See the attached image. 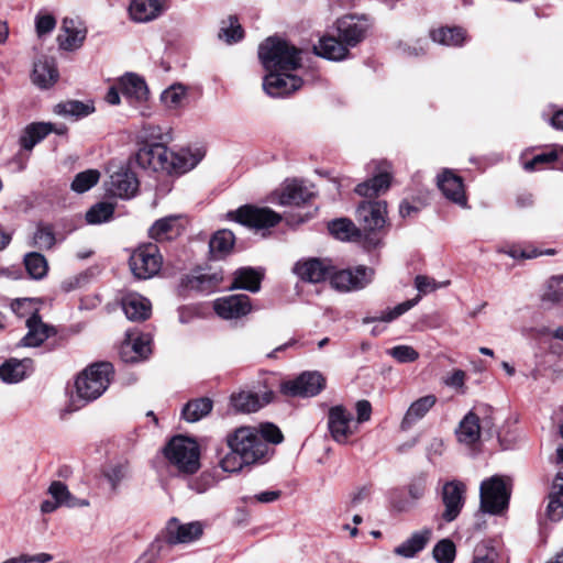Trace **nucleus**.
Returning a JSON list of instances; mask_svg holds the SVG:
<instances>
[{"label":"nucleus","instance_id":"nucleus-1","mask_svg":"<svg viewBox=\"0 0 563 563\" xmlns=\"http://www.w3.org/2000/svg\"><path fill=\"white\" fill-rule=\"evenodd\" d=\"M301 51L278 37L266 38L258 47V57L267 70L263 88L272 97H283L298 90L302 79L290 74L301 63Z\"/></svg>","mask_w":563,"mask_h":563},{"label":"nucleus","instance_id":"nucleus-2","mask_svg":"<svg viewBox=\"0 0 563 563\" xmlns=\"http://www.w3.org/2000/svg\"><path fill=\"white\" fill-rule=\"evenodd\" d=\"M228 449H234L249 464L262 462L269 450L268 443L252 427H241L225 438Z\"/></svg>","mask_w":563,"mask_h":563},{"label":"nucleus","instance_id":"nucleus-3","mask_svg":"<svg viewBox=\"0 0 563 563\" xmlns=\"http://www.w3.org/2000/svg\"><path fill=\"white\" fill-rule=\"evenodd\" d=\"M164 455L179 473L194 474L200 467L198 443L187 437L176 435L165 446Z\"/></svg>","mask_w":563,"mask_h":563},{"label":"nucleus","instance_id":"nucleus-4","mask_svg":"<svg viewBox=\"0 0 563 563\" xmlns=\"http://www.w3.org/2000/svg\"><path fill=\"white\" fill-rule=\"evenodd\" d=\"M113 367L110 363H97L82 373L76 379V395L84 404L99 398L108 388Z\"/></svg>","mask_w":563,"mask_h":563},{"label":"nucleus","instance_id":"nucleus-5","mask_svg":"<svg viewBox=\"0 0 563 563\" xmlns=\"http://www.w3.org/2000/svg\"><path fill=\"white\" fill-rule=\"evenodd\" d=\"M511 481L509 477L494 475L479 486L481 510L490 515H500L509 504Z\"/></svg>","mask_w":563,"mask_h":563},{"label":"nucleus","instance_id":"nucleus-6","mask_svg":"<svg viewBox=\"0 0 563 563\" xmlns=\"http://www.w3.org/2000/svg\"><path fill=\"white\" fill-rule=\"evenodd\" d=\"M450 284L449 280L438 283L434 278H431L426 275H418L415 278V286L417 290L419 291V295L415 299H410L407 301H404L393 309H389L387 311H384L379 317H367L364 319L365 323L368 322H375V321H383V322H390L395 320L396 318L400 317L405 312H407L409 309H411L413 306L417 305V302L420 300L422 295L430 294L432 291H435L439 288L446 287Z\"/></svg>","mask_w":563,"mask_h":563},{"label":"nucleus","instance_id":"nucleus-7","mask_svg":"<svg viewBox=\"0 0 563 563\" xmlns=\"http://www.w3.org/2000/svg\"><path fill=\"white\" fill-rule=\"evenodd\" d=\"M361 233H379L387 224V203L384 200H367L356 209Z\"/></svg>","mask_w":563,"mask_h":563},{"label":"nucleus","instance_id":"nucleus-8","mask_svg":"<svg viewBox=\"0 0 563 563\" xmlns=\"http://www.w3.org/2000/svg\"><path fill=\"white\" fill-rule=\"evenodd\" d=\"M132 274L139 279H147L156 275L162 266V256L155 244L137 247L129 261Z\"/></svg>","mask_w":563,"mask_h":563},{"label":"nucleus","instance_id":"nucleus-9","mask_svg":"<svg viewBox=\"0 0 563 563\" xmlns=\"http://www.w3.org/2000/svg\"><path fill=\"white\" fill-rule=\"evenodd\" d=\"M328 430L333 441L345 444L358 428L353 415L344 406L338 405L328 411Z\"/></svg>","mask_w":563,"mask_h":563},{"label":"nucleus","instance_id":"nucleus-10","mask_svg":"<svg viewBox=\"0 0 563 563\" xmlns=\"http://www.w3.org/2000/svg\"><path fill=\"white\" fill-rule=\"evenodd\" d=\"M228 217L236 222L254 229L271 228L279 223L282 217L268 208L244 206L231 211Z\"/></svg>","mask_w":563,"mask_h":563},{"label":"nucleus","instance_id":"nucleus-11","mask_svg":"<svg viewBox=\"0 0 563 563\" xmlns=\"http://www.w3.org/2000/svg\"><path fill=\"white\" fill-rule=\"evenodd\" d=\"M325 386V379L319 372H303L297 378L284 382L280 390L291 397H313Z\"/></svg>","mask_w":563,"mask_h":563},{"label":"nucleus","instance_id":"nucleus-12","mask_svg":"<svg viewBox=\"0 0 563 563\" xmlns=\"http://www.w3.org/2000/svg\"><path fill=\"white\" fill-rule=\"evenodd\" d=\"M374 276V271L365 266H357L355 269H342L333 272L331 285L341 291H353L364 288Z\"/></svg>","mask_w":563,"mask_h":563},{"label":"nucleus","instance_id":"nucleus-13","mask_svg":"<svg viewBox=\"0 0 563 563\" xmlns=\"http://www.w3.org/2000/svg\"><path fill=\"white\" fill-rule=\"evenodd\" d=\"M375 175L358 184L355 192L362 197L373 198L388 190L391 181V167L387 162L374 163Z\"/></svg>","mask_w":563,"mask_h":563},{"label":"nucleus","instance_id":"nucleus-14","mask_svg":"<svg viewBox=\"0 0 563 563\" xmlns=\"http://www.w3.org/2000/svg\"><path fill=\"white\" fill-rule=\"evenodd\" d=\"M166 145L161 143L144 144L136 153L137 164L145 169L167 173L168 168H170V165H168L170 151H168Z\"/></svg>","mask_w":563,"mask_h":563},{"label":"nucleus","instance_id":"nucleus-15","mask_svg":"<svg viewBox=\"0 0 563 563\" xmlns=\"http://www.w3.org/2000/svg\"><path fill=\"white\" fill-rule=\"evenodd\" d=\"M466 486L460 481H451L442 488V501L445 507L442 517L451 522L460 515L465 503Z\"/></svg>","mask_w":563,"mask_h":563},{"label":"nucleus","instance_id":"nucleus-16","mask_svg":"<svg viewBox=\"0 0 563 563\" xmlns=\"http://www.w3.org/2000/svg\"><path fill=\"white\" fill-rule=\"evenodd\" d=\"M368 29L369 24L365 18L347 15L336 22L338 35L349 46H355L361 42Z\"/></svg>","mask_w":563,"mask_h":563},{"label":"nucleus","instance_id":"nucleus-17","mask_svg":"<svg viewBox=\"0 0 563 563\" xmlns=\"http://www.w3.org/2000/svg\"><path fill=\"white\" fill-rule=\"evenodd\" d=\"M333 267L319 258H308L297 262L294 273L303 282L321 283L331 278Z\"/></svg>","mask_w":563,"mask_h":563},{"label":"nucleus","instance_id":"nucleus-18","mask_svg":"<svg viewBox=\"0 0 563 563\" xmlns=\"http://www.w3.org/2000/svg\"><path fill=\"white\" fill-rule=\"evenodd\" d=\"M217 314L223 319H238L251 311V301L246 295H231L214 301Z\"/></svg>","mask_w":563,"mask_h":563},{"label":"nucleus","instance_id":"nucleus-19","mask_svg":"<svg viewBox=\"0 0 563 563\" xmlns=\"http://www.w3.org/2000/svg\"><path fill=\"white\" fill-rule=\"evenodd\" d=\"M25 327L27 332L20 340V346L37 347L41 346L48 338L56 334L55 328L45 323L40 314L26 320Z\"/></svg>","mask_w":563,"mask_h":563},{"label":"nucleus","instance_id":"nucleus-20","mask_svg":"<svg viewBox=\"0 0 563 563\" xmlns=\"http://www.w3.org/2000/svg\"><path fill=\"white\" fill-rule=\"evenodd\" d=\"M86 34L87 30L80 21L65 18L57 37L59 47L65 51H75L82 45Z\"/></svg>","mask_w":563,"mask_h":563},{"label":"nucleus","instance_id":"nucleus-21","mask_svg":"<svg viewBox=\"0 0 563 563\" xmlns=\"http://www.w3.org/2000/svg\"><path fill=\"white\" fill-rule=\"evenodd\" d=\"M205 157L202 148H181L178 152H170L168 174L181 175L194 169Z\"/></svg>","mask_w":563,"mask_h":563},{"label":"nucleus","instance_id":"nucleus-22","mask_svg":"<svg viewBox=\"0 0 563 563\" xmlns=\"http://www.w3.org/2000/svg\"><path fill=\"white\" fill-rule=\"evenodd\" d=\"M166 9V0H132L129 14L134 22L145 23L157 19Z\"/></svg>","mask_w":563,"mask_h":563},{"label":"nucleus","instance_id":"nucleus-23","mask_svg":"<svg viewBox=\"0 0 563 563\" xmlns=\"http://www.w3.org/2000/svg\"><path fill=\"white\" fill-rule=\"evenodd\" d=\"M201 534L202 526L199 522L180 523L173 518L166 527V538L172 544L189 543L199 539Z\"/></svg>","mask_w":563,"mask_h":563},{"label":"nucleus","instance_id":"nucleus-24","mask_svg":"<svg viewBox=\"0 0 563 563\" xmlns=\"http://www.w3.org/2000/svg\"><path fill=\"white\" fill-rule=\"evenodd\" d=\"M139 187L135 175L128 168L121 167L110 175L108 190L111 195L120 198H131Z\"/></svg>","mask_w":563,"mask_h":563},{"label":"nucleus","instance_id":"nucleus-25","mask_svg":"<svg viewBox=\"0 0 563 563\" xmlns=\"http://www.w3.org/2000/svg\"><path fill=\"white\" fill-rule=\"evenodd\" d=\"M438 186L449 200L463 208L467 206L463 180L460 176L446 169L438 177Z\"/></svg>","mask_w":563,"mask_h":563},{"label":"nucleus","instance_id":"nucleus-26","mask_svg":"<svg viewBox=\"0 0 563 563\" xmlns=\"http://www.w3.org/2000/svg\"><path fill=\"white\" fill-rule=\"evenodd\" d=\"M59 74L53 58L43 57L34 63L32 81L42 89L52 87L58 80Z\"/></svg>","mask_w":563,"mask_h":563},{"label":"nucleus","instance_id":"nucleus-27","mask_svg":"<svg viewBox=\"0 0 563 563\" xmlns=\"http://www.w3.org/2000/svg\"><path fill=\"white\" fill-rule=\"evenodd\" d=\"M437 400L434 395H427L411 402L401 420V430H409L413 424L424 418L434 407Z\"/></svg>","mask_w":563,"mask_h":563},{"label":"nucleus","instance_id":"nucleus-28","mask_svg":"<svg viewBox=\"0 0 563 563\" xmlns=\"http://www.w3.org/2000/svg\"><path fill=\"white\" fill-rule=\"evenodd\" d=\"M122 309L129 320L143 321L151 314V302L145 297L132 292L122 298Z\"/></svg>","mask_w":563,"mask_h":563},{"label":"nucleus","instance_id":"nucleus-29","mask_svg":"<svg viewBox=\"0 0 563 563\" xmlns=\"http://www.w3.org/2000/svg\"><path fill=\"white\" fill-rule=\"evenodd\" d=\"M456 439L460 443L471 446L481 438L479 418L473 411L467 412L460 421L455 430Z\"/></svg>","mask_w":563,"mask_h":563},{"label":"nucleus","instance_id":"nucleus-30","mask_svg":"<svg viewBox=\"0 0 563 563\" xmlns=\"http://www.w3.org/2000/svg\"><path fill=\"white\" fill-rule=\"evenodd\" d=\"M432 538V529L423 528L413 532L407 540L401 542L395 553L404 558H413L422 551Z\"/></svg>","mask_w":563,"mask_h":563},{"label":"nucleus","instance_id":"nucleus-31","mask_svg":"<svg viewBox=\"0 0 563 563\" xmlns=\"http://www.w3.org/2000/svg\"><path fill=\"white\" fill-rule=\"evenodd\" d=\"M312 196V192L300 181L291 180L285 184L278 202L283 206H300L308 202Z\"/></svg>","mask_w":563,"mask_h":563},{"label":"nucleus","instance_id":"nucleus-32","mask_svg":"<svg viewBox=\"0 0 563 563\" xmlns=\"http://www.w3.org/2000/svg\"><path fill=\"white\" fill-rule=\"evenodd\" d=\"M313 49L317 55L330 60H341L349 53L346 44L342 40L339 41L330 35L322 36Z\"/></svg>","mask_w":563,"mask_h":563},{"label":"nucleus","instance_id":"nucleus-33","mask_svg":"<svg viewBox=\"0 0 563 563\" xmlns=\"http://www.w3.org/2000/svg\"><path fill=\"white\" fill-rule=\"evenodd\" d=\"M53 132V124L47 122H33L27 124L20 136L19 143L22 148L31 151L37 143Z\"/></svg>","mask_w":563,"mask_h":563},{"label":"nucleus","instance_id":"nucleus-34","mask_svg":"<svg viewBox=\"0 0 563 563\" xmlns=\"http://www.w3.org/2000/svg\"><path fill=\"white\" fill-rule=\"evenodd\" d=\"M272 400V393H265L263 398L257 394L241 391L231 396L233 408L241 412H254Z\"/></svg>","mask_w":563,"mask_h":563},{"label":"nucleus","instance_id":"nucleus-35","mask_svg":"<svg viewBox=\"0 0 563 563\" xmlns=\"http://www.w3.org/2000/svg\"><path fill=\"white\" fill-rule=\"evenodd\" d=\"M31 369L32 360L11 358L0 366V378L5 383H18L22 380Z\"/></svg>","mask_w":563,"mask_h":563},{"label":"nucleus","instance_id":"nucleus-36","mask_svg":"<svg viewBox=\"0 0 563 563\" xmlns=\"http://www.w3.org/2000/svg\"><path fill=\"white\" fill-rule=\"evenodd\" d=\"M47 492L60 507L76 508L89 506L88 499H79L75 497L69 492L68 487L59 481L52 482Z\"/></svg>","mask_w":563,"mask_h":563},{"label":"nucleus","instance_id":"nucleus-37","mask_svg":"<svg viewBox=\"0 0 563 563\" xmlns=\"http://www.w3.org/2000/svg\"><path fill=\"white\" fill-rule=\"evenodd\" d=\"M118 86L123 96L137 101L145 100L148 93L145 81L134 74H126L121 77Z\"/></svg>","mask_w":563,"mask_h":563},{"label":"nucleus","instance_id":"nucleus-38","mask_svg":"<svg viewBox=\"0 0 563 563\" xmlns=\"http://www.w3.org/2000/svg\"><path fill=\"white\" fill-rule=\"evenodd\" d=\"M233 283L229 289H244L256 292L261 288L262 275L251 267H242L234 272Z\"/></svg>","mask_w":563,"mask_h":563},{"label":"nucleus","instance_id":"nucleus-39","mask_svg":"<svg viewBox=\"0 0 563 563\" xmlns=\"http://www.w3.org/2000/svg\"><path fill=\"white\" fill-rule=\"evenodd\" d=\"M130 473V463L126 460L110 463L102 472L113 492H117L121 484L129 478Z\"/></svg>","mask_w":563,"mask_h":563},{"label":"nucleus","instance_id":"nucleus-40","mask_svg":"<svg viewBox=\"0 0 563 563\" xmlns=\"http://www.w3.org/2000/svg\"><path fill=\"white\" fill-rule=\"evenodd\" d=\"M150 353V342L144 338L129 339L121 347V354L125 362H139Z\"/></svg>","mask_w":563,"mask_h":563},{"label":"nucleus","instance_id":"nucleus-41","mask_svg":"<svg viewBox=\"0 0 563 563\" xmlns=\"http://www.w3.org/2000/svg\"><path fill=\"white\" fill-rule=\"evenodd\" d=\"M328 229L335 239L341 241H354L362 235L361 230L346 218L331 221L328 224Z\"/></svg>","mask_w":563,"mask_h":563},{"label":"nucleus","instance_id":"nucleus-42","mask_svg":"<svg viewBox=\"0 0 563 563\" xmlns=\"http://www.w3.org/2000/svg\"><path fill=\"white\" fill-rule=\"evenodd\" d=\"M212 410V401L209 398H198L188 401L183 408V418L188 422H197L208 416Z\"/></svg>","mask_w":563,"mask_h":563},{"label":"nucleus","instance_id":"nucleus-43","mask_svg":"<svg viewBox=\"0 0 563 563\" xmlns=\"http://www.w3.org/2000/svg\"><path fill=\"white\" fill-rule=\"evenodd\" d=\"M235 242L230 230H219L209 242L210 252L214 257H223L231 252Z\"/></svg>","mask_w":563,"mask_h":563},{"label":"nucleus","instance_id":"nucleus-44","mask_svg":"<svg viewBox=\"0 0 563 563\" xmlns=\"http://www.w3.org/2000/svg\"><path fill=\"white\" fill-rule=\"evenodd\" d=\"M430 35L433 42L448 46H459L465 41V32L461 27H441Z\"/></svg>","mask_w":563,"mask_h":563},{"label":"nucleus","instance_id":"nucleus-45","mask_svg":"<svg viewBox=\"0 0 563 563\" xmlns=\"http://www.w3.org/2000/svg\"><path fill=\"white\" fill-rule=\"evenodd\" d=\"M218 465L222 471L228 473L240 472L244 466L249 465L244 459L234 449L224 452L222 449L217 450Z\"/></svg>","mask_w":563,"mask_h":563},{"label":"nucleus","instance_id":"nucleus-46","mask_svg":"<svg viewBox=\"0 0 563 563\" xmlns=\"http://www.w3.org/2000/svg\"><path fill=\"white\" fill-rule=\"evenodd\" d=\"M24 265L29 275L34 279H42L46 276L48 264L44 255L31 252L24 256Z\"/></svg>","mask_w":563,"mask_h":563},{"label":"nucleus","instance_id":"nucleus-47","mask_svg":"<svg viewBox=\"0 0 563 563\" xmlns=\"http://www.w3.org/2000/svg\"><path fill=\"white\" fill-rule=\"evenodd\" d=\"M563 157V148L555 146L549 152H544L536 155L532 159L523 164V168L528 172L542 169L554 162H558Z\"/></svg>","mask_w":563,"mask_h":563},{"label":"nucleus","instance_id":"nucleus-48","mask_svg":"<svg viewBox=\"0 0 563 563\" xmlns=\"http://www.w3.org/2000/svg\"><path fill=\"white\" fill-rule=\"evenodd\" d=\"M100 179V173L97 169H87L78 173L71 181L70 188L77 194H84L91 189Z\"/></svg>","mask_w":563,"mask_h":563},{"label":"nucleus","instance_id":"nucleus-49","mask_svg":"<svg viewBox=\"0 0 563 563\" xmlns=\"http://www.w3.org/2000/svg\"><path fill=\"white\" fill-rule=\"evenodd\" d=\"M114 206L110 202H98L86 212V221L89 224H100L112 219Z\"/></svg>","mask_w":563,"mask_h":563},{"label":"nucleus","instance_id":"nucleus-50","mask_svg":"<svg viewBox=\"0 0 563 563\" xmlns=\"http://www.w3.org/2000/svg\"><path fill=\"white\" fill-rule=\"evenodd\" d=\"M176 217H166L157 220L150 229V236L156 241H164L175 233Z\"/></svg>","mask_w":563,"mask_h":563},{"label":"nucleus","instance_id":"nucleus-51","mask_svg":"<svg viewBox=\"0 0 563 563\" xmlns=\"http://www.w3.org/2000/svg\"><path fill=\"white\" fill-rule=\"evenodd\" d=\"M244 35L243 29L238 21L236 16H229L223 20L219 31V37L223 38L227 43L231 44L240 41Z\"/></svg>","mask_w":563,"mask_h":563},{"label":"nucleus","instance_id":"nucleus-52","mask_svg":"<svg viewBox=\"0 0 563 563\" xmlns=\"http://www.w3.org/2000/svg\"><path fill=\"white\" fill-rule=\"evenodd\" d=\"M222 280L223 275L221 272L203 273L196 276L195 279L190 282V286L191 288H196L200 291L212 292Z\"/></svg>","mask_w":563,"mask_h":563},{"label":"nucleus","instance_id":"nucleus-53","mask_svg":"<svg viewBox=\"0 0 563 563\" xmlns=\"http://www.w3.org/2000/svg\"><path fill=\"white\" fill-rule=\"evenodd\" d=\"M93 111V107L80 101H67L55 106V112L64 117H86Z\"/></svg>","mask_w":563,"mask_h":563},{"label":"nucleus","instance_id":"nucleus-54","mask_svg":"<svg viewBox=\"0 0 563 563\" xmlns=\"http://www.w3.org/2000/svg\"><path fill=\"white\" fill-rule=\"evenodd\" d=\"M141 137L144 144H168L173 137L169 131H163L161 126L148 124L143 126Z\"/></svg>","mask_w":563,"mask_h":563},{"label":"nucleus","instance_id":"nucleus-55","mask_svg":"<svg viewBox=\"0 0 563 563\" xmlns=\"http://www.w3.org/2000/svg\"><path fill=\"white\" fill-rule=\"evenodd\" d=\"M56 243L53 228L48 224H38L33 235V246L41 250H51Z\"/></svg>","mask_w":563,"mask_h":563},{"label":"nucleus","instance_id":"nucleus-56","mask_svg":"<svg viewBox=\"0 0 563 563\" xmlns=\"http://www.w3.org/2000/svg\"><path fill=\"white\" fill-rule=\"evenodd\" d=\"M11 310L25 321L31 317L38 316V302L32 298H20L11 302Z\"/></svg>","mask_w":563,"mask_h":563},{"label":"nucleus","instance_id":"nucleus-57","mask_svg":"<svg viewBox=\"0 0 563 563\" xmlns=\"http://www.w3.org/2000/svg\"><path fill=\"white\" fill-rule=\"evenodd\" d=\"M432 554L438 563H452L456 555L455 544L450 539H442L434 545Z\"/></svg>","mask_w":563,"mask_h":563},{"label":"nucleus","instance_id":"nucleus-58","mask_svg":"<svg viewBox=\"0 0 563 563\" xmlns=\"http://www.w3.org/2000/svg\"><path fill=\"white\" fill-rule=\"evenodd\" d=\"M186 97V89L181 85H173L162 93L163 103L169 109L178 108Z\"/></svg>","mask_w":563,"mask_h":563},{"label":"nucleus","instance_id":"nucleus-59","mask_svg":"<svg viewBox=\"0 0 563 563\" xmlns=\"http://www.w3.org/2000/svg\"><path fill=\"white\" fill-rule=\"evenodd\" d=\"M542 299L551 302H558L563 299V275L552 277L549 280Z\"/></svg>","mask_w":563,"mask_h":563},{"label":"nucleus","instance_id":"nucleus-60","mask_svg":"<svg viewBox=\"0 0 563 563\" xmlns=\"http://www.w3.org/2000/svg\"><path fill=\"white\" fill-rule=\"evenodd\" d=\"M388 354L399 363H412L419 358V353L410 345L394 346Z\"/></svg>","mask_w":563,"mask_h":563},{"label":"nucleus","instance_id":"nucleus-61","mask_svg":"<svg viewBox=\"0 0 563 563\" xmlns=\"http://www.w3.org/2000/svg\"><path fill=\"white\" fill-rule=\"evenodd\" d=\"M547 516L552 521H560L563 518V497L549 495Z\"/></svg>","mask_w":563,"mask_h":563},{"label":"nucleus","instance_id":"nucleus-62","mask_svg":"<svg viewBox=\"0 0 563 563\" xmlns=\"http://www.w3.org/2000/svg\"><path fill=\"white\" fill-rule=\"evenodd\" d=\"M56 26V20L52 14L38 13L35 18V29L38 36L51 33Z\"/></svg>","mask_w":563,"mask_h":563},{"label":"nucleus","instance_id":"nucleus-63","mask_svg":"<svg viewBox=\"0 0 563 563\" xmlns=\"http://www.w3.org/2000/svg\"><path fill=\"white\" fill-rule=\"evenodd\" d=\"M258 433L261 437H263V440L266 443L271 442L274 444H278L283 441V434L280 430L273 423L262 424Z\"/></svg>","mask_w":563,"mask_h":563},{"label":"nucleus","instance_id":"nucleus-64","mask_svg":"<svg viewBox=\"0 0 563 563\" xmlns=\"http://www.w3.org/2000/svg\"><path fill=\"white\" fill-rule=\"evenodd\" d=\"M161 545L156 542L152 543L134 563H155L159 556Z\"/></svg>","mask_w":563,"mask_h":563}]
</instances>
